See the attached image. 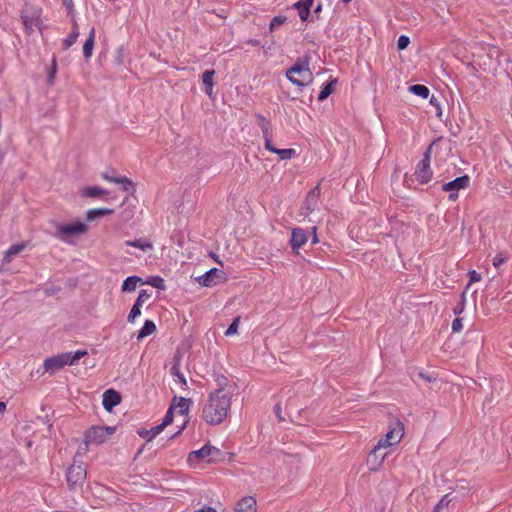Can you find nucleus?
Segmentation results:
<instances>
[{
    "label": "nucleus",
    "instance_id": "c756f323",
    "mask_svg": "<svg viewBox=\"0 0 512 512\" xmlns=\"http://www.w3.org/2000/svg\"><path fill=\"white\" fill-rule=\"evenodd\" d=\"M409 89L411 93L420 96L422 99H427L430 94L429 88L424 84H413Z\"/></svg>",
    "mask_w": 512,
    "mask_h": 512
},
{
    "label": "nucleus",
    "instance_id": "a211bd4d",
    "mask_svg": "<svg viewBox=\"0 0 512 512\" xmlns=\"http://www.w3.org/2000/svg\"><path fill=\"white\" fill-rule=\"evenodd\" d=\"M27 246H28V244L25 241L18 242L17 244L10 246L8 248V250H6L4 252V257H3L4 263H11L12 258L15 257L16 254H19L22 251H24V249H26Z\"/></svg>",
    "mask_w": 512,
    "mask_h": 512
},
{
    "label": "nucleus",
    "instance_id": "79ce46f5",
    "mask_svg": "<svg viewBox=\"0 0 512 512\" xmlns=\"http://www.w3.org/2000/svg\"><path fill=\"white\" fill-rule=\"evenodd\" d=\"M145 283L152 285L157 289H165L164 280L160 276H152Z\"/></svg>",
    "mask_w": 512,
    "mask_h": 512
},
{
    "label": "nucleus",
    "instance_id": "393cba45",
    "mask_svg": "<svg viewBox=\"0 0 512 512\" xmlns=\"http://www.w3.org/2000/svg\"><path fill=\"white\" fill-rule=\"evenodd\" d=\"M113 209L109 208H93L86 211V221H95L102 216L112 215Z\"/></svg>",
    "mask_w": 512,
    "mask_h": 512
},
{
    "label": "nucleus",
    "instance_id": "49530a36",
    "mask_svg": "<svg viewBox=\"0 0 512 512\" xmlns=\"http://www.w3.org/2000/svg\"><path fill=\"white\" fill-rule=\"evenodd\" d=\"M410 38L407 35H400L397 40V46L399 49H406L410 45Z\"/></svg>",
    "mask_w": 512,
    "mask_h": 512
},
{
    "label": "nucleus",
    "instance_id": "1a4fd4ad",
    "mask_svg": "<svg viewBox=\"0 0 512 512\" xmlns=\"http://www.w3.org/2000/svg\"><path fill=\"white\" fill-rule=\"evenodd\" d=\"M390 451H385L380 442L378 441L375 447L372 449L370 454L366 459V464L370 471H378L380 470L383 462L386 457L389 455Z\"/></svg>",
    "mask_w": 512,
    "mask_h": 512
},
{
    "label": "nucleus",
    "instance_id": "a19ab883",
    "mask_svg": "<svg viewBox=\"0 0 512 512\" xmlns=\"http://www.w3.org/2000/svg\"><path fill=\"white\" fill-rule=\"evenodd\" d=\"M173 409L174 405L172 404L167 410L166 415L163 417L162 422L160 423L162 430L168 427L169 424L173 423Z\"/></svg>",
    "mask_w": 512,
    "mask_h": 512
},
{
    "label": "nucleus",
    "instance_id": "473e14b6",
    "mask_svg": "<svg viewBox=\"0 0 512 512\" xmlns=\"http://www.w3.org/2000/svg\"><path fill=\"white\" fill-rule=\"evenodd\" d=\"M509 259V254L506 251H501L497 253L492 259L493 266L498 270L500 266L507 263Z\"/></svg>",
    "mask_w": 512,
    "mask_h": 512
},
{
    "label": "nucleus",
    "instance_id": "bb28decb",
    "mask_svg": "<svg viewBox=\"0 0 512 512\" xmlns=\"http://www.w3.org/2000/svg\"><path fill=\"white\" fill-rule=\"evenodd\" d=\"M163 431V427L161 424H157L155 427L151 429L141 430L139 435L142 436L146 441H152L156 438L157 435L161 434Z\"/></svg>",
    "mask_w": 512,
    "mask_h": 512
},
{
    "label": "nucleus",
    "instance_id": "20e7f679",
    "mask_svg": "<svg viewBox=\"0 0 512 512\" xmlns=\"http://www.w3.org/2000/svg\"><path fill=\"white\" fill-rule=\"evenodd\" d=\"M115 431V427L108 426H92L87 429L84 435V442L86 445L84 452H87V447L89 445H102V443L110 439L111 435H113Z\"/></svg>",
    "mask_w": 512,
    "mask_h": 512
},
{
    "label": "nucleus",
    "instance_id": "58836bf2",
    "mask_svg": "<svg viewBox=\"0 0 512 512\" xmlns=\"http://www.w3.org/2000/svg\"><path fill=\"white\" fill-rule=\"evenodd\" d=\"M142 307H143L142 305H138V301L136 300V302L133 305L131 312L129 313L128 318H127L129 323H134L135 320L137 319V317H139V315H141Z\"/></svg>",
    "mask_w": 512,
    "mask_h": 512
},
{
    "label": "nucleus",
    "instance_id": "b1692460",
    "mask_svg": "<svg viewBox=\"0 0 512 512\" xmlns=\"http://www.w3.org/2000/svg\"><path fill=\"white\" fill-rule=\"evenodd\" d=\"M96 37V29L94 27L91 28L89 35L86 39V42L83 45V54L86 59L91 58L93 47L95 43Z\"/></svg>",
    "mask_w": 512,
    "mask_h": 512
},
{
    "label": "nucleus",
    "instance_id": "dca6fc26",
    "mask_svg": "<svg viewBox=\"0 0 512 512\" xmlns=\"http://www.w3.org/2000/svg\"><path fill=\"white\" fill-rule=\"evenodd\" d=\"M257 501L254 496H243L235 507V512H256Z\"/></svg>",
    "mask_w": 512,
    "mask_h": 512
},
{
    "label": "nucleus",
    "instance_id": "f03ea898",
    "mask_svg": "<svg viewBox=\"0 0 512 512\" xmlns=\"http://www.w3.org/2000/svg\"><path fill=\"white\" fill-rule=\"evenodd\" d=\"M309 56L298 58L293 66L286 72L288 81L298 87H305L313 82V74L309 68Z\"/></svg>",
    "mask_w": 512,
    "mask_h": 512
},
{
    "label": "nucleus",
    "instance_id": "c03bdc74",
    "mask_svg": "<svg viewBox=\"0 0 512 512\" xmlns=\"http://www.w3.org/2000/svg\"><path fill=\"white\" fill-rule=\"evenodd\" d=\"M239 321H240L239 317L232 320V323L229 325V327L225 331L226 336H233V335H235V333L238 332Z\"/></svg>",
    "mask_w": 512,
    "mask_h": 512
},
{
    "label": "nucleus",
    "instance_id": "f257e3e1",
    "mask_svg": "<svg viewBox=\"0 0 512 512\" xmlns=\"http://www.w3.org/2000/svg\"><path fill=\"white\" fill-rule=\"evenodd\" d=\"M233 390L230 388H216L208 394L202 406V419L208 424L219 425L229 416L233 401Z\"/></svg>",
    "mask_w": 512,
    "mask_h": 512
},
{
    "label": "nucleus",
    "instance_id": "09e8293b",
    "mask_svg": "<svg viewBox=\"0 0 512 512\" xmlns=\"http://www.w3.org/2000/svg\"><path fill=\"white\" fill-rule=\"evenodd\" d=\"M468 276L470 278V281L467 285V288H469L472 283L481 281V278H482L481 275L478 274V272H476V270L469 271Z\"/></svg>",
    "mask_w": 512,
    "mask_h": 512
},
{
    "label": "nucleus",
    "instance_id": "9b49d317",
    "mask_svg": "<svg viewBox=\"0 0 512 512\" xmlns=\"http://www.w3.org/2000/svg\"><path fill=\"white\" fill-rule=\"evenodd\" d=\"M101 178L111 182L112 184L121 185L123 191L126 192H135L136 186L132 179L125 177V175H114L112 172H103L101 173Z\"/></svg>",
    "mask_w": 512,
    "mask_h": 512
},
{
    "label": "nucleus",
    "instance_id": "a878e982",
    "mask_svg": "<svg viewBox=\"0 0 512 512\" xmlns=\"http://www.w3.org/2000/svg\"><path fill=\"white\" fill-rule=\"evenodd\" d=\"M214 75H215L214 70H206L202 74V83L204 84V87H205V93L208 96H211L213 94V85H214L213 77H214Z\"/></svg>",
    "mask_w": 512,
    "mask_h": 512
},
{
    "label": "nucleus",
    "instance_id": "5fc2aeb1",
    "mask_svg": "<svg viewBox=\"0 0 512 512\" xmlns=\"http://www.w3.org/2000/svg\"><path fill=\"white\" fill-rule=\"evenodd\" d=\"M312 230H313V234H314V236H313V243H317L319 241L318 236L316 234L317 228L313 227Z\"/></svg>",
    "mask_w": 512,
    "mask_h": 512
},
{
    "label": "nucleus",
    "instance_id": "a18cd8bd",
    "mask_svg": "<svg viewBox=\"0 0 512 512\" xmlns=\"http://www.w3.org/2000/svg\"><path fill=\"white\" fill-rule=\"evenodd\" d=\"M215 381H216L218 388L225 387V388L233 389L231 386H229V380L223 374L216 375Z\"/></svg>",
    "mask_w": 512,
    "mask_h": 512
},
{
    "label": "nucleus",
    "instance_id": "f8f14e48",
    "mask_svg": "<svg viewBox=\"0 0 512 512\" xmlns=\"http://www.w3.org/2000/svg\"><path fill=\"white\" fill-rule=\"evenodd\" d=\"M223 281H225V274L222 270L217 268H212L198 277V283L203 287H213V285H217Z\"/></svg>",
    "mask_w": 512,
    "mask_h": 512
},
{
    "label": "nucleus",
    "instance_id": "423d86ee",
    "mask_svg": "<svg viewBox=\"0 0 512 512\" xmlns=\"http://www.w3.org/2000/svg\"><path fill=\"white\" fill-rule=\"evenodd\" d=\"M87 478V470L82 464L74 462L66 472V482L70 490H80Z\"/></svg>",
    "mask_w": 512,
    "mask_h": 512
},
{
    "label": "nucleus",
    "instance_id": "6ab92c4d",
    "mask_svg": "<svg viewBox=\"0 0 512 512\" xmlns=\"http://www.w3.org/2000/svg\"><path fill=\"white\" fill-rule=\"evenodd\" d=\"M109 191L102 189L101 186H87L81 191V196L90 198H99L108 196Z\"/></svg>",
    "mask_w": 512,
    "mask_h": 512
},
{
    "label": "nucleus",
    "instance_id": "e433bc0d",
    "mask_svg": "<svg viewBox=\"0 0 512 512\" xmlns=\"http://www.w3.org/2000/svg\"><path fill=\"white\" fill-rule=\"evenodd\" d=\"M450 496L449 494L443 495L440 501L433 508V512H442L450 505Z\"/></svg>",
    "mask_w": 512,
    "mask_h": 512
},
{
    "label": "nucleus",
    "instance_id": "4be33fe9",
    "mask_svg": "<svg viewBox=\"0 0 512 512\" xmlns=\"http://www.w3.org/2000/svg\"><path fill=\"white\" fill-rule=\"evenodd\" d=\"M319 197H320V186L317 185V186H315V188L313 190L309 191L307 194L305 204H306V208L308 211H314V209L318 203Z\"/></svg>",
    "mask_w": 512,
    "mask_h": 512
},
{
    "label": "nucleus",
    "instance_id": "37998d69",
    "mask_svg": "<svg viewBox=\"0 0 512 512\" xmlns=\"http://www.w3.org/2000/svg\"><path fill=\"white\" fill-rule=\"evenodd\" d=\"M152 295L153 292H151V290L142 289L136 299L138 301V305L143 306L145 302L151 299Z\"/></svg>",
    "mask_w": 512,
    "mask_h": 512
},
{
    "label": "nucleus",
    "instance_id": "ddd939ff",
    "mask_svg": "<svg viewBox=\"0 0 512 512\" xmlns=\"http://www.w3.org/2000/svg\"><path fill=\"white\" fill-rule=\"evenodd\" d=\"M219 454V448L210 445H205L198 451H192L191 453H189L188 460L193 461L194 459H206L208 461H211L214 458L218 457Z\"/></svg>",
    "mask_w": 512,
    "mask_h": 512
},
{
    "label": "nucleus",
    "instance_id": "aec40b11",
    "mask_svg": "<svg viewBox=\"0 0 512 512\" xmlns=\"http://www.w3.org/2000/svg\"><path fill=\"white\" fill-rule=\"evenodd\" d=\"M314 0H305V1H298L294 3L295 8L298 11V15L301 20L306 21L309 14H310V8L313 5Z\"/></svg>",
    "mask_w": 512,
    "mask_h": 512
},
{
    "label": "nucleus",
    "instance_id": "7ed1b4c3",
    "mask_svg": "<svg viewBox=\"0 0 512 512\" xmlns=\"http://www.w3.org/2000/svg\"><path fill=\"white\" fill-rule=\"evenodd\" d=\"M87 354V350H76L74 354L60 353L58 355L48 357L44 360L45 372L54 374L57 372V370L67 365L72 366V364L77 363L81 357H84Z\"/></svg>",
    "mask_w": 512,
    "mask_h": 512
},
{
    "label": "nucleus",
    "instance_id": "72a5a7b5",
    "mask_svg": "<svg viewBox=\"0 0 512 512\" xmlns=\"http://www.w3.org/2000/svg\"><path fill=\"white\" fill-rule=\"evenodd\" d=\"M22 19L27 33H32L35 27H38L39 20L36 17L23 16Z\"/></svg>",
    "mask_w": 512,
    "mask_h": 512
},
{
    "label": "nucleus",
    "instance_id": "4c0bfd02",
    "mask_svg": "<svg viewBox=\"0 0 512 512\" xmlns=\"http://www.w3.org/2000/svg\"><path fill=\"white\" fill-rule=\"evenodd\" d=\"M56 77H57V58L54 57L52 59V63H51L50 70L48 73L47 82L50 85H53L55 83Z\"/></svg>",
    "mask_w": 512,
    "mask_h": 512
},
{
    "label": "nucleus",
    "instance_id": "9d476101",
    "mask_svg": "<svg viewBox=\"0 0 512 512\" xmlns=\"http://www.w3.org/2000/svg\"><path fill=\"white\" fill-rule=\"evenodd\" d=\"M470 185V178L468 175H461L454 180L449 181L446 184L442 185V190L446 192H450L449 199L455 202L458 198V191L464 190Z\"/></svg>",
    "mask_w": 512,
    "mask_h": 512
},
{
    "label": "nucleus",
    "instance_id": "412c9836",
    "mask_svg": "<svg viewBox=\"0 0 512 512\" xmlns=\"http://www.w3.org/2000/svg\"><path fill=\"white\" fill-rule=\"evenodd\" d=\"M191 404H192V400L189 398H184V397H180V398L175 397L172 401V405H174V409H177L179 414L182 416L187 415Z\"/></svg>",
    "mask_w": 512,
    "mask_h": 512
},
{
    "label": "nucleus",
    "instance_id": "8fccbe9b",
    "mask_svg": "<svg viewBox=\"0 0 512 512\" xmlns=\"http://www.w3.org/2000/svg\"><path fill=\"white\" fill-rule=\"evenodd\" d=\"M451 329L453 332H461L463 329L462 318L456 317L451 324Z\"/></svg>",
    "mask_w": 512,
    "mask_h": 512
},
{
    "label": "nucleus",
    "instance_id": "603ef678",
    "mask_svg": "<svg viewBox=\"0 0 512 512\" xmlns=\"http://www.w3.org/2000/svg\"><path fill=\"white\" fill-rule=\"evenodd\" d=\"M419 377H420L421 379H423V380L428 381V382H431V381L435 380V378L431 377V375H428V374L423 373V372H420V373H419Z\"/></svg>",
    "mask_w": 512,
    "mask_h": 512
},
{
    "label": "nucleus",
    "instance_id": "3c124183",
    "mask_svg": "<svg viewBox=\"0 0 512 512\" xmlns=\"http://www.w3.org/2000/svg\"><path fill=\"white\" fill-rule=\"evenodd\" d=\"M194 512H218V510L215 507L205 506V507L199 508L198 510H196Z\"/></svg>",
    "mask_w": 512,
    "mask_h": 512
},
{
    "label": "nucleus",
    "instance_id": "c9c22d12",
    "mask_svg": "<svg viewBox=\"0 0 512 512\" xmlns=\"http://www.w3.org/2000/svg\"><path fill=\"white\" fill-rule=\"evenodd\" d=\"M334 83H335V81H330V82L324 84V86L320 90V93H319V96H318V100L319 101H323V100L327 99L328 96L331 95V93L333 91Z\"/></svg>",
    "mask_w": 512,
    "mask_h": 512
},
{
    "label": "nucleus",
    "instance_id": "864d4df0",
    "mask_svg": "<svg viewBox=\"0 0 512 512\" xmlns=\"http://www.w3.org/2000/svg\"><path fill=\"white\" fill-rule=\"evenodd\" d=\"M5 411H6L5 402H0V415H4Z\"/></svg>",
    "mask_w": 512,
    "mask_h": 512
},
{
    "label": "nucleus",
    "instance_id": "2eb2a0df",
    "mask_svg": "<svg viewBox=\"0 0 512 512\" xmlns=\"http://www.w3.org/2000/svg\"><path fill=\"white\" fill-rule=\"evenodd\" d=\"M308 240V235L303 228H294L290 239V245L297 251L300 247L304 246Z\"/></svg>",
    "mask_w": 512,
    "mask_h": 512
},
{
    "label": "nucleus",
    "instance_id": "c85d7f7f",
    "mask_svg": "<svg viewBox=\"0 0 512 512\" xmlns=\"http://www.w3.org/2000/svg\"><path fill=\"white\" fill-rule=\"evenodd\" d=\"M142 282V278L139 276H129L122 283L123 291H133L137 289V284Z\"/></svg>",
    "mask_w": 512,
    "mask_h": 512
},
{
    "label": "nucleus",
    "instance_id": "de8ad7c7",
    "mask_svg": "<svg viewBox=\"0 0 512 512\" xmlns=\"http://www.w3.org/2000/svg\"><path fill=\"white\" fill-rule=\"evenodd\" d=\"M285 23V17L283 16H274L269 24L270 30H274L275 28L281 26V24Z\"/></svg>",
    "mask_w": 512,
    "mask_h": 512
},
{
    "label": "nucleus",
    "instance_id": "f3484780",
    "mask_svg": "<svg viewBox=\"0 0 512 512\" xmlns=\"http://www.w3.org/2000/svg\"><path fill=\"white\" fill-rule=\"evenodd\" d=\"M265 148L270 153H274V154L279 155L281 160H289V159H292V157H294L296 155V150L295 149H293V148H288V149L275 148V146H273L271 141H267L265 143Z\"/></svg>",
    "mask_w": 512,
    "mask_h": 512
},
{
    "label": "nucleus",
    "instance_id": "0eeeda50",
    "mask_svg": "<svg viewBox=\"0 0 512 512\" xmlns=\"http://www.w3.org/2000/svg\"><path fill=\"white\" fill-rule=\"evenodd\" d=\"M404 435V426L401 421H396L390 424L389 429L385 436H383L379 442L385 451H389L391 446L397 445Z\"/></svg>",
    "mask_w": 512,
    "mask_h": 512
},
{
    "label": "nucleus",
    "instance_id": "5701e85b",
    "mask_svg": "<svg viewBox=\"0 0 512 512\" xmlns=\"http://www.w3.org/2000/svg\"><path fill=\"white\" fill-rule=\"evenodd\" d=\"M157 330V326L153 322V320L146 319L145 323L143 324L141 330L138 331L136 339L142 340L145 337L153 335Z\"/></svg>",
    "mask_w": 512,
    "mask_h": 512
},
{
    "label": "nucleus",
    "instance_id": "f704fd0d",
    "mask_svg": "<svg viewBox=\"0 0 512 512\" xmlns=\"http://www.w3.org/2000/svg\"><path fill=\"white\" fill-rule=\"evenodd\" d=\"M126 246H132L142 249V251H146V249L153 248V245L151 242L142 241V240H126L125 241Z\"/></svg>",
    "mask_w": 512,
    "mask_h": 512
},
{
    "label": "nucleus",
    "instance_id": "2f4dec72",
    "mask_svg": "<svg viewBox=\"0 0 512 512\" xmlns=\"http://www.w3.org/2000/svg\"><path fill=\"white\" fill-rule=\"evenodd\" d=\"M171 374L175 378H177V380L179 382H181V384L183 386H187V380H186L184 374L180 372L179 360L177 359V357L175 358L174 363H173V365L171 367Z\"/></svg>",
    "mask_w": 512,
    "mask_h": 512
},
{
    "label": "nucleus",
    "instance_id": "cd10ccee",
    "mask_svg": "<svg viewBox=\"0 0 512 512\" xmlns=\"http://www.w3.org/2000/svg\"><path fill=\"white\" fill-rule=\"evenodd\" d=\"M78 36H79V29H78V25H77V22L76 21H73V24H72V30L71 32L68 34V36H66V38L64 39L63 41V45L65 48H69L71 47L72 45L75 44V42L77 41L78 39Z\"/></svg>",
    "mask_w": 512,
    "mask_h": 512
},
{
    "label": "nucleus",
    "instance_id": "6e6d98bb",
    "mask_svg": "<svg viewBox=\"0 0 512 512\" xmlns=\"http://www.w3.org/2000/svg\"><path fill=\"white\" fill-rule=\"evenodd\" d=\"M352 0H342L344 4L350 3Z\"/></svg>",
    "mask_w": 512,
    "mask_h": 512
},
{
    "label": "nucleus",
    "instance_id": "ea45409f",
    "mask_svg": "<svg viewBox=\"0 0 512 512\" xmlns=\"http://www.w3.org/2000/svg\"><path fill=\"white\" fill-rule=\"evenodd\" d=\"M466 300H467L466 292H463L461 294V301L459 302V304H457L455 307H453V313L457 317H459L460 314H462L465 311Z\"/></svg>",
    "mask_w": 512,
    "mask_h": 512
},
{
    "label": "nucleus",
    "instance_id": "4468645a",
    "mask_svg": "<svg viewBox=\"0 0 512 512\" xmlns=\"http://www.w3.org/2000/svg\"><path fill=\"white\" fill-rule=\"evenodd\" d=\"M120 403L121 396L117 391L112 390V388L110 390H106L103 393L102 404L104 406V409H106L107 411H111L113 407L117 406Z\"/></svg>",
    "mask_w": 512,
    "mask_h": 512
},
{
    "label": "nucleus",
    "instance_id": "6e6552de",
    "mask_svg": "<svg viewBox=\"0 0 512 512\" xmlns=\"http://www.w3.org/2000/svg\"><path fill=\"white\" fill-rule=\"evenodd\" d=\"M431 162V147L427 149L425 152L423 159H421L415 170L416 179L420 182V184H427L432 178V170L430 166Z\"/></svg>",
    "mask_w": 512,
    "mask_h": 512
},
{
    "label": "nucleus",
    "instance_id": "39448f33",
    "mask_svg": "<svg viewBox=\"0 0 512 512\" xmlns=\"http://www.w3.org/2000/svg\"><path fill=\"white\" fill-rule=\"evenodd\" d=\"M89 226L85 222L76 221L71 223H60L57 225L56 237L64 242H70L71 236L87 234Z\"/></svg>",
    "mask_w": 512,
    "mask_h": 512
},
{
    "label": "nucleus",
    "instance_id": "7c9ffc66",
    "mask_svg": "<svg viewBox=\"0 0 512 512\" xmlns=\"http://www.w3.org/2000/svg\"><path fill=\"white\" fill-rule=\"evenodd\" d=\"M257 120H258V124L263 132V137H264L265 143L267 141H271L270 140V123H269L268 119H266L263 116H258Z\"/></svg>",
    "mask_w": 512,
    "mask_h": 512
}]
</instances>
